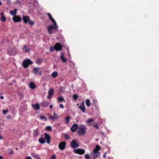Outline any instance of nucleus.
I'll return each mask as SVG.
<instances>
[{
  "instance_id": "nucleus-1",
  "label": "nucleus",
  "mask_w": 159,
  "mask_h": 159,
  "mask_svg": "<svg viewBox=\"0 0 159 159\" xmlns=\"http://www.w3.org/2000/svg\"><path fill=\"white\" fill-rule=\"evenodd\" d=\"M50 20L54 24L53 25H50V34L54 31L58 30V26L55 20L50 15Z\"/></svg>"
},
{
  "instance_id": "nucleus-2",
  "label": "nucleus",
  "mask_w": 159,
  "mask_h": 159,
  "mask_svg": "<svg viewBox=\"0 0 159 159\" xmlns=\"http://www.w3.org/2000/svg\"><path fill=\"white\" fill-rule=\"evenodd\" d=\"M22 20L25 23H29V24L31 26H33L34 25V22L32 20H30V18L29 16H23L22 17Z\"/></svg>"
},
{
  "instance_id": "nucleus-3",
  "label": "nucleus",
  "mask_w": 159,
  "mask_h": 159,
  "mask_svg": "<svg viewBox=\"0 0 159 159\" xmlns=\"http://www.w3.org/2000/svg\"><path fill=\"white\" fill-rule=\"evenodd\" d=\"M33 62L30 59L24 60L22 62L23 66L25 69L27 68L29 65H32Z\"/></svg>"
},
{
  "instance_id": "nucleus-4",
  "label": "nucleus",
  "mask_w": 159,
  "mask_h": 159,
  "mask_svg": "<svg viewBox=\"0 0 159 159\" xmlns=\"http://www.w3.org/2000/svg\"><path fill=\"white\" fill-rule=\"evenodd\" d=\"M86 130V126L84 125H81L78 129V134L80 135L84 134L85 132V131Z\"/></svg>"
},
{
  "instance_id": "nucleus-5",
  "label": "nucleus",
  "mask_w": 159,
  "mask_h": 159,
  "mask_svg": "<svg viewBox=\"0 0 159 159\" xmlns=\"http://www.w3.org/2000/svg\"><path fill=\"white\" fill-rule=\"evenodd\" d=\"M73 152L75 153L81 155H83L85 152V151L84 149L80 148L74 150Z\"/></svg>"
},
{
  "instance_id": "nucleus-6",
  "label": "nucleus",
  "mask_w": 159,
  "mask_h": 159,
  "mask_svg": "<svg viewBox=\"0 0 159 159\" xmlns=\"http://www.w3.org/2000/svg\"><path fill=\"white\" fill-rule=\"evenodd\" d=\"M66 147V143L63 141L60 143L58 145V147L60 150H64Z\"/></svg>"
},
{
  "instance_id": "nucleus-7",
  "label": "nucleus",
  "mask_w": 159,
  "mask_h": 159,
  "mask_svg": "<svg viewBox=\"0 0 159 159\" xmlns=\"http://www.w3.org/2000/svg\"><path fill=\"white\" fill-rule=\"evenodd\" d=\"M70 146L73 148H77L79 147V144L76 140H73L70 143Z\"/></svg>"
},
{
  "instance_id": "nucleus-8",
  "label": "nucleus",
  "mask_w": 159,
  "mask_h": 159,
  "mask_svg": "<svg viewBox=\"0 0 159 159\" xmlns=\"http://www.w3.org/2000/svg\"><path fill=\"white\" fill-rule=\"evenodd\" d=\"M54 48L56 51H60L62 49V46L60 43H58L55 45Z\"/></svg>"
},
{
  "instance_id": "nucleus-9",
  "label": "nucleus",
  "mask_w": 159,
  "mask_h": 159,
  "mask_svg": "<svg viewBox=\"0 0 159 159\" xmlns=\"http://www.w3.org/2000/svg\"><path fill=\"white\" fill-rule=\"evenodd\" d=\"M21 18L19 16H15L12 18V20L14 22H20L21 21Z\"/></svg>"
},
{
  "instance_id": "nucleus-10",
  "label": "nucleus",
  "mask_w": 159,
  "mask_h": 159,
  "mask_svg": "<svg viewBox=\"0 0 159 159\" xmlns=\"http://www.w3.org/2000/svg\"><path fill=\"white\" fill-rule=\"evenodd\" d=\"M79 108L81 110L82 112L84 113H85V107L84 102H81L80 105L79 107Z\"/></svg>"
},
{
  "instance_id": "nucleus-11",
  "label": "nucleus",
  "mask_w": 159,
  "mask_h": 159,
  "mask_svg": "<svg viewBox=\"0 0 159 159\" xmlns=\"http://www.w3.org/2000/svg\"><path fill=\"white\" fill-rule=\"evenodd\" d=\"M101 147L100 146L97 145L96 146L95 148L93 150V152L91 153L90 154H93V153H100L98 151L100 149Z\"/></svg>"
},
{
  "instance_id": "nucleus-12",
  "label": "nucleus",
  "mask_w": 159,
  "mask_h": 159,
  "mask_svg": "<svg viewBox=\"0 0 159 159\" xmlns=\"http://www.w3.org/2000/svg\"><path fill=\"white\" fill-rule=\"evenodd\" d=\"M32 107L35 110H38L40 109V107L39 104L36 103L35 104H32Z\"/></svg>"
},
{
  "instance_id": "nucleus-13",
  "label": "nucleus",
  "mask_w": 159,
  "mask_h": 159,
  "mask_svg": "<svg viewBox=\"0 0 159 159\" xmlns=\"http://www.w3.org/2000/svg\"><path fill=\"white\" fill-rule=\"evenodd\" d=\"M78 125L76 124H74L70 128L71 131L72 132L75 131L78 128Z\"/></svg>"
},
{
  "instance_id": "nucleus-14",
  "label": "nucleus",
  "mask_w": 159,
  "mask_h": 159,
  "mask_svg": "<svg viewBox=\"0 0 159 159\" xmlns=\"http://www.w3.org/2000/svg\"><path fill=\"white\" fill-rule=\"evenodd\" d=\"M45 135V138L46 139L47 143H50V135L49 134L46 133H44Z\"/></svg>"
},
{
  "instance_id": "nucleus-15",
  "label": "nucleus",
  "mask_w": 159,
  "mask_h": 159,
  "mask_svg": "<svg viewBox=\"0 0 159 159\" xmlns=\"http://www.w3.org/2000/svg\"><path fill=\"white\" fill-rule=\"evenodd\" d=\"M29 87L32 89H34L36 88V85L34 83L31 82L29 83Z\"/></svg>"
},
{
  "instance_id": "nucleus-16",
  "label": "nucleus",
  "mask_w": 159,
  "mask_h": 159,
  "mask_svg": "<svg viewBox=\"0 0 159 159\" xmlns=\"http://www.w3.org/2000/svg\"><path fill=\"white\" fill-rule=\"evenodd\" d=\"M60 58L63 62H66L67 61V59L64 57V53L63 52L61 53Z\"/></svg>"
},
{
  "instance_id": "nucleus-17",
  "label": "nucleus",
  "mask_w": 159,
  "mask_h": 159,
  "mask_svg": "<svg viewBox=\"0 0 159 159\" xmlns=\"http://www.w3.org/2000/svg\"><path fill=\"white\" fill-rule=\"evenodd\" d=\"M58 117V114L54 112L53 115L50 116V119L52 120H56L57 119Z\"/></svg>"
},
{
  "instance_id": "nucleus-18",
  "label": "nucleus",
  "mask_w": 159,
  "mask_h": 159,
  "mask_svg": "<svg viewBox=\"0 0 159 159\" xmlns=\"http://www.w3.org/2000/svg\"><path fill=\"white\" fill-rule=\"evenodd\" d=\"M65 88L63 87L60 86L59 89V91L61 93H63L65 92Z\"/></svg>"
},
{
  "instance_id": "nucleus-19",
  "label": "nucleus",
  "mask_w": 159,
  "mask_h": 159,
  "mask_svg": "<svg viewBox=\"0 0 159 159\" xmlns=\"http://www.w3.org/2000/svg\"><path fill=\"white\" fill-rule=\"evenodd\" d=\"M39 142L41 144H43L46 142V141L44 138L42 137L39 139Z\"/></svg>"
},
{
  "instance_id": "nucleus-20",
  "label": "nucleus",
  "mask_w": 159,
  "mask_h": 159,
  "mask_svg": "<svg viewBox=\"0 0 159 159\" xmlns=\"http://www.w3.org/2000/svg\"><path fill=\"white\" fill-rule=\"evenodd\" d=\"M39 131L37 129H36L33 132V135L34 137H36L39 134Z\"/></svg>"
},
{
  "instance_id": "nucleus-21",
  "label": "nucleus",
  "mask_w": 159,
  "mask_h": 159,
  "mask_svg": "<svg viewBox=\"0 0 159 159\" xmlns=\"http://www.w3.org/2000/svg\"><path fill=\"white\" fill-rule=\"evenodd\" d=\"M39 67H34L33 70V73L36 74V75L37 74V72H38L39 70Z\"/></svg>"
},
{
  "instance_id": "nucleus-22",
  "label": "nucleus",
  "mask_w": 159,
  "mask_h": 159,
  "mask_svg": "<svg viewBox=\"0 0 159 159\" xmlns=\"http://www.w3.org/2000/svg\"><path fill=\"white\" fill-rule=\"evenodd\" d=\"M1 20L2 22H5L6 20V17L5 16H4L3 13H1Z\"/></svg>"
},
{
  "instance_id": "nucleus-23",
  "label": "nucleus",
  "mask_w": 159,
  "mask_h": 159,
  "mask_svg": "<svg viewBox=\"0 0 159 159\" xmlns=\"http://www.w3.org/2000/svg\"><path fill=\"white\" fill-rule=\"evenodd\" d=\"M41 104L42 106L45 107L49 105V103L48 102H41Z\"/></svg>"
},
{
  "instance_id": "nucleus-24",
  "label": "nucleus",
  "mask_w": 159,
  "mask_h": 159,
  "mask_svg": "<svg viewBox=\"0 0 159 159\" xmlns=\"http://www.w3.org/2000/svg\"><path fill=\"white\" fill-rule=\"evenodd\" d=\"M53 78H55L56 76H58V73L57 71H55L52 72L51 74Z\"/></svg>"
},
{
  "instance_id": "nucleus-25",
  "label": "nucleus",
  "mask_w": 159,
  "mask_h": 159,
  "mask_svg": "<svg viewBox=\"0 0 159 159\" xmlns=\"http://www.w3.org/2000/svg\"><path fill=\"white\" fill-rule=\"evenodd\" d=\"M57 100L58 101L60 102H62L63 101L65 102L64 99L62 96H60L58 97L57 98Z\"/></svg>"
},
{
  "instance_id": "nucleus-26",
  "label": "nucleus",
  "mask_w": 159,
  "mask_h": 159,
  "mask_svg": "<svg viewBox=\"0 0 159 159\" xmlns=\"http://www.w3.org/2000/svg\"><path fill=\"white\" fill-rule=\"evenodd\" d=\"M17 10V9H14V11H10V12L11 15H14V16H16V13H17V12H16V11Z\"/></svg>"
},
{
  "instance_id": "nucleus-27",
  "label": "nucleus",
  "mask_w": 159,
  "mask_h": 159,
  "mask_svg": "<svg viewBox=\"0 0 159 159\" xmlns=\"http://www.w3.org/2000/svg\"><path fill=\"white\" fill-rule=\"evenodd\" d=\"M85 103L87 106L89 107L90 105V101L89 99H87L85 101Z\"/></svg>"
},
{
  "instance_id": "nucleus-28",
  "label": "nucleus",
  "mask_w": 159,
  "mask_h": 159,
  "mask_svg": "<svg viewBox=\"0 0 159 159\" xmlns=\"http://www.w3.org/2000/svg\"><path fill=\"white\" fill-rule=\"evenodd\" d=\"M43 61V60L39 58L36 61V63L38 64H40L42 63Z\"/></svg>"
},
{
  "instance_id": "nucleus-29",
  "label": "nucleus",
  "mask_w": 159,
  "mask_h": 159,
  "mask_svg": "<svg viewBox=\"0 0 159 159\" xmlns=\"http://www.w3.org/2000/svg\"><path fill=\"white\" fill-rule=\"evenodd\" d=\"M70 117L69 115L67 116L65 118V119L67 121L66 122V124H68L69 122V120L70 118Z\"/></svg>"
},
{
  "instance_id": "nucleus-30",
  "label": "nucleus",
  "mask_w": 159,
  "mask_h": 159,
  "mask_svg": "<svg viewBox=\"0 0 159 159\" xmlns=\"http://www.w3.org/2000/svg\"><path fill=\"white\" fill-rule=\"evenodd\" d=\"M94 121V119L92 118H90L88 119L87 121V123L89 124Z\"/></svg>"
},
{
  "instance_id": "nucleus-31",
  "label": "nucleus",
  "mask_w": 159,
  "mask_h": 159,
  "mask_svg": "<svg viewBox=\"0 0 159 159\" xmlns=\"http://www.w3.org/2000/svg\"><path fill=\"white\" fill-rule=\"evenodd\" d=\"M27 46L26 45H24L23 48L25 49V52H28L30 50V49L29 48H26Z\"/></svg>"
},
{
  "instance_id": "nucleus-32",
  "label": "nucleus",
  "mask_w": 159,
  "mask_h": 159,
  "mask_svg": "<svg viewBox=\"0 0 159 159\" xmlns=\"http://www.w3.org/2000/svg\"><path fill=\"white\" fill-rule=\"evenodd\" d=\"M32 156L33 157L35 158L38 159L39 157V156L37 154H35L34 153H32L31 154Z\"/></svg>"
},
{
  "instance_id": "nucleus-33",
  "label": "nucleus",
  "mask_w": 159,
  "mask_h": 159,
  "mask_svg": "<svg viewBox=\"0 0 159 159\" xmlns=\"http://www.w3.org/2000/svg\"><path fill=\"white\" fill-rule=\"evenodd\" d=\"M7 53L10 55H13L14 54V52H11L10 50H7Z\"/></svg>"
},
{
  "instance_id": "nucleus-34",
  "label": "nucleus",
  "mask_w": 159,
  "mask_h": 159,
  "mask_svg": "<svg viewBox=\"0 0 159 159\" xmlns=\"http://www.w3.org/2000/svg\"><path fill=\"white\" fill-rule=\"evenodd\" d=\"M64 136L66 140H68L70 139L69 136L67 134H65L64 135Z\"/></svg>"
},
{
  "instance_id": "nucleus-35",
  "label": "nucleus",
  "mask_w": 159,
  "mask_h": 159,
  "mask_svg": "<svg viewBox=\"0 0 159 159\" xmlns=\"http://www.w3.org/2000/svg\"><path fill=\"white\" fill-rule=\"evenodd\" d=\"M40 119L42 120H46L47 119L44 116H42L40 117Z\"/></svg>"
},
{
  "instance_id": "nucleus-36",
  "label": "nucleus",
  "mask_w": 159,
  "mask_h": 159,
  "mask_svg": "<svg viewBox=\"0 0 159 159\" xmlns=\"http://www.w3.org/2000/svg\"><path fill=\"white\" fill-rule=\"evenodd\" d=\"M78 96L77 95L75 94H74L73 96V98L74 99H75V100H77L78 98Z\"/></svg>"
},
{
  "instance_id": "nucleus-37",
  "label": "nucleus",
  "mask_w": 159,
  "mask_h": 159,
  "mask_svg": "<svg viewBox=\"0 0 159 159\" xmlns=\"http://www.w3.org/2000/svg\"><path fill=\"white\" fill-rule=\"evenodd\" d=\"M54 94V91L52 88H50V96Z\"/></svg>"
},
{
  "instance_id": "nucleus-38",
  "label": "nucleus",
  "mask_w": 159,
  "mask_h": 159,
  "mask_svg": "<svg viewBox=\"0 0 159 159\" xmlns=\"http://www.w3.org/2000/svg\"><path fill=\"white\" fill-rule=\"evenodd\" d=\"M9 110L8 109H7L6 110H5V109H4L2 111L3 113L4 114H6V113H8L9 112Z\"/></svg>"
},
{
  "instance_id": "nucleus-39",
  "label": "nucleus",
  "mask_w": 159,
  "mask_h": 159,
  "mask_svg": "<svg viewBox=\"0 0 159 159\" xmlns=\"http://www.w3.org/2000/svg\"><path fill=\"white\" fill-rule=\"evenodd\" d=\"M92 126H93L95 128L97 129H99V126L98 125V124H96V125H92Z\"/></svg>"
},
{
  "instance_id": "nucleus-40",
  "label": "nucleus",
  "mask_w": 159,
  "mask_h": 159,
  "mask_svg": "<svg viewBox=\"0 0 159 159\" xmlns=\"http://www.w3.org/2000/svg\"><path fill=\"white\" fill-rule=\"evenodd\" d=\"M56 158L55 154H53L50 157V159H56Z\"/></svg>"
},
{
  "instance_id": "nucleus-41",
  "label": "nucleus",
  "mask_w": 159,
  "mask_h": 159,
  "mask_svg": "<svg viewBox=\"0 0 159 159\" xmlns=\"http://www.w3.org/2000/svg\"><path fill=\"white\" fill-rule=\"evenodd\" d=\"M44 130H48V131H50V126H47L45 129H44Z\"/></svg>"
},
{
  "instance_id": "nucleus-42",
  "label": "nucleus",
  "mask_w": 159,
  "mask_h": 159,
  "mask_svg": "<svg viewBox=\"0 0 159 159\" xmlns=\"http://www.w3.org/2000/svg\"><path fill=\"white\" fill-rule=\"evenodd\" d=\"M84 157L86 159H89V156L88 154H85Z\"/></svg>"
},
{
  "instance_id": "nucleus-43",
  "label": "nucleus",
  "mask_w": 159,
  "mask_h": 159,
  "mask_svg": "<svg viewBox=\"0 0 159 159\" xmlns=\"http://www.w3.org/2000/svg\"><path fill=\"white\" fill-rule=\"evenodd\" d=\"M48 94L47 96V98L48 99H49L50 98V89H49L48 90Z\"/></svg>"
},
{
  "instance_id": "nucleus-44",
  "label": "nucleus",
  "mask_w": 159,
  "mask_h": 159,
  "mask_svg": "<svg viewBox=\"0 0 159 159\" xmlns=\"http://www.w3.org/2000/svg\"><path fill=\"white\" fill-rule=\"evenodd\" d=\"M59 106L61 108H64V106L62 104H60Z\"/></svg>"
},
{
  "instance_id": "nucleus-45",
  "label": "nucleus",
  "mask_w": 159,
  "mask_h": 159,
  "mask_svg": "<svg viewBox=\"0 0 159 159\" xmlns=\"http://www.w3.org/2000/svg\"><path fill=\"white\" fill-rule=\"evenodd\" d=\"M16 3L17 4H19V5H20L21 4V2H20V1H17L16 2Z\"/></svg>"
},
{
  "instance_id": "nucleus-46",
  "label": "nucleus",
  "mask_w": 159,
  "mask_h": 159,
  "mask_svg": "<svg viewBox=\"0 0 159 159\" xmlns=\"http://www.w3.org/2000/svg\"><path fill=\"white\" fill-rule=\"evenodd\" d=\"M47 29H48V32L50 34V25L48 26Z\"/></svg>"
},
{
  "instance_id": "nucleus-47",
  "label": "nucleus",
  "mask_w": 159,
  "mask_h": 159,
  "mask_svg": "<svg viewBox=\"0 0 159 159\" xmlns=\"http://www.w3.org/2000/svg\"><path fill=\"white\" fill-rule=\"evenodd\" d=\"M25 159H32V158L30 157H26Z\"/></svg>"
},
{
  "instance_id": "nucleus-48",
  "label": "nucleus",
  "mask_w": 159,
  "mask_h": 159,
  "mask_svg": "<svg viewBox=\"0 0 159 159\" xmlns=\"http://www.w3.org/2000/svg\"><path fill=\"white\" fill-rule=\"evenodd\" d=\"M106 153H107V152H106L105 153V154L103 155V158H106Z\"/></svg>"
},
{
  "instance_id": "nucleus-49",
  "label": "nucleus",
  "mask_w": 159,
  "mask_h": 159,
  "mask_svg": "<svg viewBox=\"0 0 159 159\" xmlns=\"http://www.w3.org/2000/svg\"><path fill=\"white\" fill-rule=\"evenodd\" d=\"M3 138V136H2L1 134H0V140L2 139Z\"/></svg>"
},
{
  "instance_id": "nucleus-50",
  "label": "nucleus",
  "mask_w": 159,
  "mask_h": 159,
  "mask_svg": "<svg viewBox=\"0 0 159 159\" xmlns=\"http://www.w3.org/2000/svg\"><path fill=\"white\" fill-rule=\"evenodd\" d=\"M38 74L40 75H42V72L41 71H39V73H38Z\"/></svg>"
},
{
  "instance_id": "nucleus-51",
  "label": "nucleus",
  "mask_w": 159,
  "mask_h": 159,
  "mask_svg": "<svg viewBox=\"0 0 159 159\" xmlns=\"http://www.w3.org/2000/svg\"><path fill=\"white\" fill-rule=\"evenodd\" d=\"M0 159H4V158L2 156L0 155Z\"/></svg>"
},
{
  "instance_id": "nucleus-52",
  "label": "nucleus",
  "mask_w": 159,
  "mask_h": 159,
  "mask_svg": "<svg viewBox=\"0 0 159 159\" xmlns=\"http://www.w3.org/2000/svg\"><path fill=\"white\" fill-rule=\"evenodd\" d=\"M0 98L1 99H3L4 98V97L2 96H0Z\"/></svg>"
},
{
  "instance_id": "nucleus-53",
  "label": "nucleus",
  "mask_w": 159,
  "mask_h": 159,
  "mask_svg": "<svg viewBox=\"0 0 159 159\" xmlns=\"http://www.w3.org/2000/svg\"><path fill=\"white\" fill-rule=\"evenodd\" d=\"M13 153V152L12 151H11V152H9V154L11 155Z\"/></svg>"
},
{
  "instance_id": "nucleus-54",
  "label": "nucleus",
  "mask_w": 159,
  "mask_h": 159,
  "mask_svg": "<svg viewBox=\"0 0 159 159\" xmlns=\"http://www.w3.org/2000/svg\"><path fill=\"white\" fill-rule=\"evenodd\" d=\"M93 102L94 103H95L97 102V101L96 100H93Z\"/></svg>"
},
{
  "instance_id": "nucleus-55",
  "label": "nucleus",
  "mask_w": 159,
  "mask_h": 159,
  "mask_svg": "<svg viewBox=\"0 0 159 159\" xmlns=\"http://www.w3.org/2000/svg\"><path fill=\"white\" fill-rule=\"evenodd\" d=\"M48 16L49 18L50 19V13H48Z\"/></svg>"
},
{
  "instance_id": "nucleus-56",
  "label": "nucleus",
  "mask_w": 159,
  "mask_h": 159,
  "mask_svg": "<svg viewBox=\"0 0 159 159\" xmlns=\"http://www.w3.org/2000/svg\"><path fill=\"white\" fill-rule=\"evenodd\" d=\"M10 50L11 51V52H14L13 51V49H12L11 48L10 49Z\"/></svg>"
},
{
  "instance_id": "nucleus-57",
  "label": "nucleus",
  "mask_w": 159,
  "mask_h": 159,
  "mask_svg": "<svg viewBox=\"0 0 159 159\" xmlns=\"http://www.w3.org/2000/svg\"><path fill=\"white\" fill-rule=\"evenodd\" d=\"M52 105H50V109L52 108Z\"/></svg>"
},
{
  "instance_id": "nucleus-58",
  "label": "nucleus",
  "mask_w": 159,
  "mask_h": 159,
  "mask_svg": "<svg viewBox=\"0 0 159 159\" xmlns=\"http://www.w3.org/2000/svg\"><path fill=\"white\" fill-rule=\"evenodd\" d=\"M12 85V83H11L9 84V85Z\"/></svg>"
},
{
  "instance_id": "nucleus-59",
  "label": "nucleus",
  "mask_w": 159,
  "mask_h": 159,
  "mask_svg": "<svg viewBox=\"0 0 159 159\" xmlns=\"http://www.w3.org/2000/svg\"><path fill=\"white\" fill-rule=\"evenodd\" d=\"M50 131H51L52 130V128H51V126H50Z\"/></svg>"
},
{
  "instance_id": "nucleus-60",
  "label": "nucleus",
  "mask_w": 159,
  "mask_h": 159,
  "mask_svg": "<svg viewBox=\"0 0 159 159\" xmlns=\"http://www.w3.org/2000/svg\"><path fill=\"white\" fill-rule=\"evenodd\" d=\"M0 95H2V93H0Z\"/></svg>"
},
{
  "instance_id": "nucleus-61",
  "label": "nucleus",
  "mask_w": 159,
  "mask_h": 159,
  "mask_svg": "<svg viewBox=\"0 0 159 159\" xmlns=\"http://www.w3.org/2000/svg\"><path fill=\"white\" fill-rule=\"evenodd\" d=\"M16 149L17 150L18 149V148H16Z\"/></svg>"
},
{
  "instance_id": "nucleus-62",
  "label": "nucleus",
  "mask_w": 159,
  "mask_h": 159,
  "mask_svg": "<svg viewBox=\"0 0 159 159\" xmlns=\"http://www.w3.org/2000/svg\"><path fill=\"white\" fill-rule=\"evenodd\" d=\"M8 117H10V116H9Z\"/></svg>"
},
{
  "instance_id": "nucleus-63",
  "label": "nucleus",
  "mask_w": 159,
  "mask_h": 159,
  "mask_svg": "<svg viewBox=\"0 0 159 159\" xmlns=\"http://www.w3.org/2000/svg\"><path fill=\"white\" fill-rule=\"evenodd\" d=\"M8 119H9V117H8Z\"/></svg>"
},
{
  "instance_id": "nucleus-64",
  "label": "nucleus",
  "mask_w": 159,
  "mask_h": 159,
  "mask_svg": "<svg viewBox=\"0 0 159 159\" xmlns=\"http://www.w3.org/2000/svg\"><path fill=\"white\" fill-rule=\"evenodd\" d=\"M8 119H9V117H8Z\"/></svg>"
}]
</instances>
